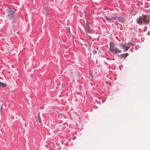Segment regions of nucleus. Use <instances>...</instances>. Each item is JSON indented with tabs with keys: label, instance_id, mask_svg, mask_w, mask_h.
I'll list each match as a JSON object with an SVG mask.
<instances>
[{
	"label": "nucleus",
	"instance_id": "obj_15",
	"mask_svg": "<svg viewBox=\"0 0 150 150\" xmlns=\"http://www.w3.org/2000/svg\"><path fill=\"white\" fill-rule=\"evenodd\" d=\"M76 76V77H78V74H76V76Z\"/></svg>",
	"mask_w": 150,
	"mask_h": 150
},
{
	"label": "nucleus",
	"instance_id": "obj_3",
	"mask_svg": "<svg viewBox=\"0 0 150 150\" xmlns=\"http://www.w3.org/2000/svg\"><path fill=\"white\" fill-rule=\"evenodd\" d=\"M119 46L120 48L124 50L123 51L124 52L127 51L129 48V46L127 47L123 43L119 44Z\"/></svg>",
	"mask_w": 150,
	"mask_h": 150
},
{
	"label": "nucleus",
	"instance_id": "obj_9",
	"mask_svg": "<svg viewBox=\"0 0 150 150\" xmlns=\"http://www.w3.org/2000/svg\"><path fill=\"white\" fill-rule=\"evenodd\" d=\"M104 18L105 19L107 20L108 21H110V20H111V18H109L105 16H104Z\"/></svg>",
	"mask_w": 150,
	"mask_h": 150
},
{
	"label": "nucleus",
	"instance_id": "obj_13",
	"mask_svg": "<svg viewBox=\"0 0 150 150\" xmlns=\"http://www.w3.org/2000/svg\"><path fill=\"white\" fill-rule=\"evenodd\" d=\"M49 10L48 9H47V11H46V12L47 13V16L48 17H49Z\"/></svg>",
	"mask_w": 150,
	"mask_h": 150
},
{
	"label": "nucleus",
	"instance_id": "obj_16",
	"mask_svg": "<svg viewBox=\"0 0 150 150\" xmlns=\"http://www.w3.org/2000/svg\"><path fill=\"white\" fill-rule=\"evenodd\" d=\"M69 33H70V29L69 28Z\"/></svg>",
	"mask_w": 150,
	"mask_h": 150
},
{
	"label": "nucleus",
	"instance_id": "obj_14",
	"mask_svg": "<svg viewBox=\"0 0 150 150\" xmlns=\"http://www.w3.org/2000/svg\"><path fill=\"white\" fill-rule=\"evenodd\" d=\"M116 18V17L115 16H112L110 17L111 20L112 19H115Z\"/></svg>",
	"mask_w": 150,
	"mask_h": 150
},
{
	"label": "nucleus",
	"instance_id": "obj_4",
	"mask_svg": "<svg viewBox=\"0 0 150 150\" xmlns=\"http://www.w3.org/2000/svg\"><path fill=\"white\" fill-rule=\"evenodd\" d=\"M142 19L144 23L147 24L149 23V17L148 16L146 15L143 16Z\"/></svg>",
	"mask_w": 150,
	"mask_h": 150
},
{
	"label": "nucleus",
	"instance_id": "obj_17",
	"mask_svg": "<svg viewBox=\"0 0 150 150\" xmlns=\"http://www.w3.org/2000/svg\"><path fill=\"white\" fill-rule=\"evenodd\" d=\"M2 105L1 106V108H2Z\"/></svg>",
	"mask_w": 150,
	"mask_h": 150
},
{
	"label": "nucleus",
	"instance_id": "obj_12",
	"mask_svg": "<svg viewBox=\"0 0 150 150\" xmlns=\"http://www.w3.org/2000/svg\"><path fill=\"white\" fill-rule=\"evenodd\" d=\"M38 119H39V122L40 123H41L42 122V121H41V118H40V116L39 115H38Z\"/></svg>",
	"mask_w": 150,
	"mask_h": 150
},
{
	"label": "nucleus",
	"instance_id": "obj_7",
	"mask_svg": "<svg viewBox=\"0 0 150 150\" xmlns=\"http://www.w3.org/2000/svg\"><path fill=\"white\" fill-rule=\"evenodd\" d=\"M118 20L119 21L121 22H123L125 21L124 19L122 17L119 18L118 19Z\"/></svg>",
	"mask_w": 150,
	"mask_h": 150
},
{
	"label": "nucleus",
	"instance_id": "obj_10",
	"mask_svg": "<svg viewBox=\"0 0 150 150\" xmlns=\"http://www.w3.org/2000/svg\"><path fill=\"white\" fill-rule=\"evenodd\" d=\"M86 26L87 27V31H89L90 26L89 24H88L87 23H86Z\"/></svg>",
	"mask_w": 150,
	"mask_h": 150
},
{
	"label": "nucleus",
	"instance_id": "obj_6",
	"mask_svg": "<svg viewBox=\"0 0 150 150\" xmlns=\"http://www.w3.org/2000/svg\"><path fill=\"white\" fill-rule=\"evenodd\" d=\"M128 55L129 54L128 53H126L120 54V56L121 58H125L127 57Z\"/></svg>",
	"mask_w": 150,
	"mask_h": 150
},
{
	"label": "nucleus",
	"instance_id": "obj_1",
	"mask_svg": "<svg viewBox=\"0 0 150 150\" xmlns=\"http://www.w3.org/2000/svg\"><path fill=\"white\" fill-rule=\"evenodd\" d=\"M114 47L115 45L114 42H111L110 44V47L109 50L111 52L115 54L121 52L122 51L120 50L117 47L114 48Z\"/></svg>",
	"mask_w": 150,
	"mask_h": 150
},
{
	"label": "nucleus",
	"instance_id": "obj_8",
	"mask_svg": "<svg viewBox=\"0 0 150 150\" xmlns=\"http://www.w3.org/2000/svg\"><path fill=\"white\" fill-rule=\"evenodd\" d=\"M6 86V85L3 83H2L0 81V86L2 87H4Z\"/></svg>",
	"mask_w": 150,
	"mask_h": 150
},
{
	"label": "nucleus",
	"instance_id": "obj_5",
	"mask_svg": "<svg viewBox=\"0 0 150 150\" xmlns=\"http://www.w3.org/2000/svg\"><path fill=\"white\" fill-rule=\"evenodd\" d=\"M142 17H140L138 19H137V23L139 25H142Z\"/></svg>",
	"mask_w": 150,
	"mask_h": 150
},
{
	"label": "nucleus",
	"instance_id": "obj_2",
	"mask_svg": "<svg viewBox=\"0 0 150 150\" xmlns=\"http://www.w3.org/2000/svg\"><path fill=\"white\" fill-rule=\"evenodd\" d=\"M7 15L6 17L8 19L13 18H14V12L11 9H6Z\"/></svg>",
	"mask_w": 150,
	"mask_h": 150
},
{
	"label": "nucleus",
	"instance_id": "obj_11",
	"mask_svg": "<svg viewBox=\"0 0 150 150\" xmlns=\"http://www.w3.org/2000/svg\"><path fill=\"white\" fill-rule=\"evenodd\" d=\"M127 45H130L132 46H134V44L132 43L131 42H129L127 44Z\"/></svg>",
	"mask_w": 150,
	"mask_h": 150
}]
</instances>
